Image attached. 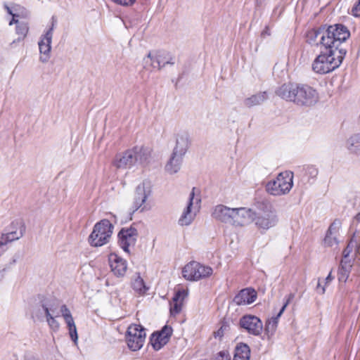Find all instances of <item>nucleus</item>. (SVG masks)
<instances>
[{"label":"nucleus","instance_id":"obj_1","mask_svg":"<svg viewBox=\"0 0 360 360\" xmlns=\"http://www.w3.org/2000/svg\"><path fill=\"white\" fill-rule=\"evenodd\" d=\"M350 36L346 26L341 24L330 25L327 29L320 28L308 33L309 43L315 42L320 46V53L311 63V70L319 75H326L339 68L345 58L347 50L342 42Z\"/></svg>","mask_w":360,"mask_h":360},{"label":"nucleus","instance_id":"obj_2","mask_svg":"<svg viewBox=\"0 0 360 360\" xmlns=\"http://www.w3.org/2000/svg\"><path fill=\"white\" fill-rule=\"evenodd\" d=\"M276 94L282 99L300 106H312L319 98L315 89L304 84H284L276 90Z\"/></svg>","mask_w":360,"mask_h":360},{"label":"nucleus","instance_id":"obj_3","mask_svg":"<svg viewBox=\"0 0 360 360\" xmlns=\"http://www.w3.org/2000/svg\"><path fill=\"white\" fill-rule=\"evenodd\" d=\"M293 173L290 171L279 173L266 184V192L274 196L288 194L293 186Z\"/></svg>","mask_w":360,"mask_h":360},{"label":"nucleus","instance_id":"obj_4","mask_svg":"<svg viewBox=\"0 0 360 360\" xmlns=\"http://www.w3.org/2000/svg\"><path fill=\"white\" fill-rule=\"evenodd\" d=\"M252 221L261 232L266 231L274 226L278 222L276 211L269 203H262L259 206V212H255Z\"/></svg>","mask_w":360,"mask_h":360},{"label":"nucleus","instance_id":"obj_5","mask_svg":"<svg viewBox=\"0 0 360 360\" xmlns=\"http://www.w3.org/2000/svg\"><path fill=\"white\" fill-rule=\"evenodd\" d=\"M114 226L108 219H102L97 222L89 237V242L91 246L101 247L109 243Z\"/></svg>","mask_w":360,"mask_h":360},{"label":"nucleus","instance_id":"obj_6","mask_svg":"<svg viewBox=\"0 0 360 360\" xmlns=\"http://www.w3.org/2000/svg\"><path fill=\"white\" fill-rule=\"evenodd\" d=\"M143 68L150 72L160 70L167 64L174 65L173 57L166 51H150L143 60Z\"/></svg>","mask_w":360,"mask_h":360},{"label":"nucleus","instance_id":"obj_7","mask_svg":"<svg viewBox=\"0 0 360 360\" xmlns=\"http://www.w3.org/2000/svg\"><path fill=\"white\" fill-rule=\"evenodd\" d=\"M194 191L195 188H193L188 204L179 219L178 223L181 226L190 225L200 210L201 200L195 197Z\"/></svg>","mask_w":360,"mask_h":360},{"label":"nucleus","instance_id":"obj_8","mask_svg":"<svg viewBox=\"0 0 360 360\" xmlns=\"http://www.w3.org/2000/svg\"><path fill=\"white\" fill-rule=\"evenodd\" d=\"M146 337V333L143 327L138 324L130 325L126 333L128 347L132 351L139 350L143 346Z\"/></svg>","mask_w":360,"mask_h":360},{"label":"nucleus","instance_id":"obj_9","mask_svg":"<svg viewBox=\"0 0 360 360\" xmlns=\"http://www.w3.org/2000/svg\"><path fill=\"white\" fill-rule=\"evenodd\" d=\"M212 269L197 262L187 264L183 269V276L188 281H198L212 275Z\"/></svg>","mask_w":360,"mask_h":360},{"label":"nucleus","instance_id":"obj_10","mask_svg":"<svg viewBox=\"0 0 360 360\" xmlns=\"http://www.w3.org/2000/svg\"><path fill=\"white\" fill-rule=\"evenodd\" d=\"M26 227L22 220H15L7 227L6 233L0 238V248L7 243L21 238L25 233Z\"/></svg>","mask_w":360,"mask_h":360},{"label":"nucleus","instance_id":"obj_11","mask_svg":"<svg viewBox=\"0 0 360 360\" xmlns=\"http://www.w3.org/2000/svg\"><path fill=\"white\" fill-rule=\"evenodd\" d=\"M138 236L136 229L133 226L123 228L118 233V242L126 252H129V248L135 245Z\"/></svg>","mask_w":360,"mask_h":360},{"label":"nucleus","instance_id":"obj_12","mask_svg":"<svg viewBox=\"0 0 360 360\" xmlns=\"http://www.w3.org/2000/svg\"><path fill=\"white\" fill-rule=\"evenodd\" d=\"M240 326L249 334L258 336L263 330L262 321L256 316L245 315L240 319Z\"/></svg>","mask_w":360,"mask_h":360},{"label":"nucleus","instance_id":"obj_13","mask_svg":"<svg viewBox=\"0 0 360 360\" xmlns=\"http://www.w3.org/2000/svg\"><path fill=\"white\" fill-rule=\"evenodd\" d=\"M52 25L46 31L44 35H43L39 41V49L41 53L39 58L40 61L42 63H46L50 58V52L51 49V41L53 37V31L55 26V21L53 18H52Z\"/></svg>","mask_w":360,"mask_h":360},{"label":"nucleus","instance_id":"obj_14","mask_svg":"<svg viewBox=\"0 0 360 360\" xmlns=\"http://www.w3.org/2000/svg\"><path fill=\"white\" fill-rule=\"evenodd\" d=\"M231 224L235 226H245L253 220L255 212L250 208L238 207L233 208Z\"/></svg>","mask_w":360,"mask_h":360},{"label":"nucleus","instance_id":"obj_15","mask_svg":"<svg viewBox=\"0 0 360 360\" xmlns=\"http://www.w3.org/2000/svg\"><path fill=\"white\" fill-rule=\"evenodd\" d=\"M136 150L129 149L117 154L113 161V165L117 169H129L136 165Z\"/></svg>","mask_w":360,"mask_h":360},{"label":"nucleus","instance_id":"obj_16","mask_svg":"<svg viewBox=\"0 0 360 360\" xmlns=\"http://www.w3.org/2000/svg\"><path fill=\"white\" fill-rule=\"evenodd\" d=\"M172 334V328L165 326L160 331L153 333L150 337V344L155 350L160 349L169 340Z\"/></svg>","mask_w":360,"mask_h":360},{"label":"nucleus","instance_id":"obj_17","mask_svg":"<svg viewBox=\"0 0 360 360\" xmlns=\"http://www.w3.org/2000/svg\"><path fill=\"white\" fill-rule=\"evenodd\" d=\"M108 259L114 275L117 277H123L127 270V262L115 253H111Z\"/></svg>","mask_w":360,"mask_h":360},{"label":"nucleus","instance_id":"obj_18","mask_svg":"<svg viewBox=\"0 0 360 360\" xmlns=\"http://www.w3.org/2000/svg\"><path fill=\"white\" fill-rule=\"evenodd\" d=\"M188 295V289L181 288L176 291L170 302L171 315L176 316L181 311L184 300L187 297Z\"/></svg>","mask_w":360,"mask_h":360},{"label":"nucleus","instance_id":"obj_19","mask_svg":"<svg viewBox=\"0 0 360 360\" xmlns=\"http://www.w3.org/2000/svg\"><path fill=\"white\" fill-rule=\"evenodd\" d=\"M150 193V187L148 182L143 181L138 185L136 189L134 203L136 210L141 208L143 205Z\"/></svg>","mask_w":360,"mask_h":360},{"label":"nucleus","instance_id":"obj_20","mask_svg":"<svg viewBox=\"0 0 360 360\" xmlns=\"http://www.w3.org/2000/svg\"><path fill=\"white\" fill-rule=\"evenodd\" d=\"M5 9L7 11L8 13L12 15V20L9 22V25H12L13 24H16V34L18 35V40H22L25 38L28 33L29 27L27 23L19 22L16 18L20 17V14L18 13H13V11L8 7L7 5L4 6Z\"/></svg>","mask_w":360,"mask_h":360},{"label":"nucleus","instance_id":"obj_21","mask_svg":"<svg viewBox=\"0 0 360 360\" xmlns=\"http://www.w3.org/2000/svg\"><path fill=\"white\" fill-rule=\"evenodd\" d=\"M233 208L224 205H216L212 212V217L221 222L231 224Z\"/></svg>","mask_w":360,"mask_h":360},{"label":"nucleus","instance_id":"obj_22","mask_svg":"<svg viewBox=\"0 0 360 360\" xmlns=\"http://www.w3.org/2000/svg\"><path fill=\"white\" fill-rule=\"evenodd\" d=\"M340 226L341 222L339 220H335L330 225L323 240L324 245L326 246L334 247L338 245V236Z\"/></svg>","mask_w":360,"mask_h":360},{"label":"nucleus","instance_id":"obj_23","mask_svg":"<svg viewBox=\"0 0 360 360\" xmlns=\"http://www.w3.org/2000/svg\"><path fill=\"white\" fill-rule=\"evenodd\" d=\"M189 146L190 140L188 134L185 132L177 134L176 136L175 146L174 147L172 153H174V155L184 157Z\"/></svg>","mask_w":360,"mask_h":360},{"label":"nucleus","instance_id":"obj_24","mask_svg":"<svg viewBox=\"0 0 360 360\" xmlns=\"http://www.w3.org/2000/svg\"><path fill=\"white\" fill-rule=\"evenodd\" d=\"M257 298V292L252 288L241 290L233 298V302L237 305H247L252 304Z\"/></svg>","mask_w":360,"mask_h":360},{"label":"nucleus","instance_id":"obj_25","mask_svg":"<svg viewBox=\"0 0 360 360\" xmlns=\"http://www.w3.org/2000/svg\"><path fill=\"white\" fill-rule=\"evenodd\" d=\"M60 312L61 316L63 317L68 326L70 338L72 341L76 342L78 339L77 328L70 309L65 304H62L60 307Z\"/></svg>","mask_w":360,"mask_h":360},{"label":"nucleus","instance_id":"obj_26","mask_svg":"<svg viewBox=\"0 0 360 360\" xmlns=\"http://www.w3.org/2000/svg\"><path fill=\"white\" fill-rule=\"evenodd\" d=\"M294 297L295 295L293 293L289 294L286 298L285 302L284 303L277 316L272 317L271 319L267 321L265 326V330L267 333H271L272 335L276 331L279 317L282 315L286 307L293 300Z\"/></svg>","mask_w":360,"mask_h":360},{"label":"nucleus","instance_id":"obj_27","mask_svg":"<svg viewBox=\"0 0 360 360\" xmlns=\"http://www.w3.org/2000/svg\"><path fill=\"white\" fill-rule=\"evenodd\" d=\"M58 302L54 300H49L42 302L41 307L44 312L45 316H60L61 314L60 307Z\"/></svg>","mask_w":360,"mask_h":360},{"label":"nucleus","instance_id":"obj_28","mask_svg":"<svg viewBox=\"0 0 360 360\" xmlns=\"http://www.w3.org/2000/svg\"><path fill=\"white\" fill-rule=\"evenodd\" d=\"M183 158L184 157L179 155H174V153H172L169 160L165 165L166 171L171 174L178 172L181 169Z\"/></svg>","mask_w":360,"mask_h":360},{"label":"nucleus","instance_id":"obj_29","mask_svg":"<svg viewBox=\"0 0 360 360\" xmlns=\"http://www.w3.org/2000/svg\"><path fill=\"white\" fill-rule=\"evenodd\" d=\"M250 356V349L245 343H239L235 348V353L233 360H249Z\"/></svg>","mask_w":360,"mask_h":360},{"label":"nucleus","instance_id":"obj_30","mask_svg":"<svg viewBox=\"0 0 360 360\" xmlns=\"http://www.w3.org/2000/svg\"><path fill=\"white\" fill-rule=\"evenodd\" d=\"M132 150H136V164L145 165L148 162L150 157V151L149 149L143 147H134Z\"/></svg>","mask_w":360,"mask_h":360},{"label":"nucleus","instance_id":"obj_31","mask_svg":"<svg viewBox=\"0 0 360 360\" xmlns=\"http://www.w3.org/2000/svg\"><path fill=\"white\" fill-rule=\"evenodd\" d=\"M131 287L133 290L139 295H144L148 288L146 287L143 279L141 277L139 274H137L134 278L131 280Z\"/></svg>","mask_w":360,"mask_h":360},{"label":"nucleus","instance_id":"obj_32","mask_svg":"<svg viewBox=\"0 0 360 360\" xmlns=\"http://www.w3.org/2000/svg\"><path fill=\"white\" fill-rule=\"evenodd\" d=\"M346 146L351 153L360 155V133L352 136L347 141Z\"/></svg>","mask_w":360,"mask_h":360},{"label":"nucleus","instance_id":"obj_33","mask_svg":"<svg viewBox=\"0 0 360 360\" xmlns=\"http://www.w3.org/2000/svg\"><path fill=\"white\" fill-rule=\"evenodd\" d=\"M266 92L259 93L245 99L244 105L248 108L260 105L266 99Z\"/></svg>","mask_w":360,"mask_h":360},{"label":"nucleus","instance_id":"obj_34","mask_svg":"<svg viewBox=\"0 0 360 360\" xmlns=\"http://www.w3.org/2000/svg\"><path fill=\"white\" fill-rule=\"evenodd\" d=\"M351 268L352 264L350 262H347V260L345 259L341 260L340 269L338 273L339 281L345 282L347 280Z\"/></svg>","mask_w":360,"mask_h":360},{"label":"nucleus","instance_id":"obj_35","mask_svg":"<svg viewBox=\"0 0 360 360\" xmlns=\"http://www.w3.org/2000/svg\"><path fill=\"white\" fill-rule=\"evenodd\" d=\"M58 316H46V321L50 328V329L53 332H57L60 328V323L56 320Z\"/></svg>","mask_w":360,"mask_h":360},{"label":"nucleus","instance_id":"obj_36","mask_svg":"<svg viewBox=\"0 0 360 360\" xmlns=\"http://www.w3.org/2000/svg\"><path fill=\"white\" fill-rule=\"evenodd\" d=\"M229 324L227 321H223L219 329L214 332L215 338H221L229 330Z\"/></svg>","mask_w":360,"mask_h":360},{"label":"nucleus","instance_id":"obj_37","mask_svg":"<svg viewBox=\"0 0 360 360\" xmlns=\"http://www.w3.org/2000/svg\"><path fill=\"white\" fill-rule=\"evenodd\" d=\"M13 13H18L20 17L27 18L29 15L28 11L20 5H15L12 8Z\"/></svg>","mask_w":360,"mask_h":360},{"label":"nucleus","instance_id":"obj_38","mask_svg":"<svg viewBox=\"0 0 360 360\" xmlns=\"http://www.w3.org/2000/svg\"><path fill=\"white\" fill-rule=\"evenodd\" d=\"M318 174V169L313 165H309L305 168V175L309 178H315Z\"/></svg>","mask_w":360,"mask_h":360},{"label":"nucleus","instance_id":"obj_39","mask_svg":"<svg viewBox=\"0 0 360 360\" xmlns=\"http://www.w3.org/2000/svg\"><path fill=\"white\" fill-rule=\"evenodd\" d=\"M349 13L354 17H360V0H358L352 8Z\"/></svg>","mask_w":360,"mask_h":360},{"label":"nucleus","instance_id":"obj_40","mask_svg":"<svg viewBox=\"0 0 360 360\" xmlns=\"http://www.w3.org/2000/svg\"><path fill=\"white\" fill-rule=\"evenodd\" d=\"M215 360H231L230 354L227 351H221L216 356Z\"/></svg>","mask_w":360,"mask_h":360},{"label":"nucleus","instance_id":"obj_41","mask_svg":"<svg viewBox=\"0 0 360 360\" xmlns=\"http://www.w3.org/2000/svg\"><path fill=\"white\" fill-rule=\"evenodd\" d=\"M317 290L318 292L320 293V294H324L325 293V291H326V288L325 287H321V283L319 281L318 284H317Z\"/></svg>","mask_w":360,"mask_h":360},{"label":"nucleus","instance_id":"obj_42","mask_svg":"<svg viewBox=\"0 0 360 360\" xmlns=\"http://www.w3.org/2000/svg\"><path fill=\"white\" fill-rule=\"evenodd\" d=\"M349 252H350V250H348V248H347L345 250H344V251H343L344 259H343L346 260V258L349 255Z\"/></svg>","mask_w":360,"mask_h":360},{"label":"nucleus","instance_id":"obj_43","mask_svg":"<svg viewBox=\"0 0 360 360\" xmlns=\"http://www.w3.org/2000/svg\"><path fill=\"white\" fill-rule=\"evenodd\" d=\"M333 277L331 276V273H330L328 276L326 278V284L330 283L333 280Z\"/></svg>","mask_w":360,"mask_h":360},{"label":"nucleus","instance_id":"obj_44","mask_svg":"<svg viewBox=\"0 0 360 360\" xmlns=\"http://www.w3.org/2000/svg\"><path fill=\"white\" fill-rule=\"evenodd\" d=\"M265 34L269 35L270 34L268 32V28L266 27V29L262 32V35L264 36Z\"/></svg>","mask_w":360,"mask_h":360},{"label":"nucleus","instance_id":"obj_45","mask_svg":"<svg viewBox=\"0 0 360 360\" xmlns=\"http://www.w3.org/2000/svg\"><path fill=\"white\" fill-rule=\"evenodd\" d=\"M25 360H39L34 357H32V356H29V357H26Z\"/></svg>","mask_w":360,"mask_h":360},{"label":"nucleus","instance_id":"obj_46","mask_svg":"<svg viewBox=\"0 0 360 360\" xmlns=\"http://www.w3.org/2000/svg\"><path fill=\"white\" fill-rule=\"evenodd\" d=\"M356 220L360 224V212L356 216Z\"/></svg>","mask_w":360,"mask_h":360},{"label":"nucleus","instance_id":"obj_47","mask_svg":"<svg viewBox=\"0 0 360 360\" xmlns=\"http://www.w3.org/2000/svg\"><path fill=\"white\" fill-rule=\"evenodd\" d=\"M16 261H17V259H16V258H13V259H12V262H11V264H14L16 262Z\"/></svg>","mask_w":360,"mask_h":360}]
</instances>
